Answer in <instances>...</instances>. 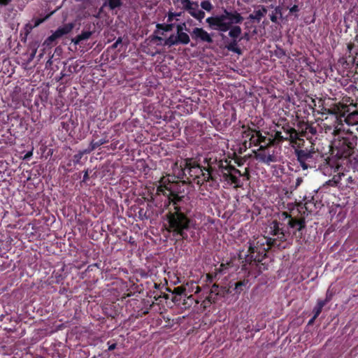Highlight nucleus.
I'll use <instances>...</instances> for the list:
<instances>
[{"instance_id":"nucleus-63","label":"nucleus","mask_w":358,"mask_h":358,"mask_svg":"<svg viewBox=\"0 0 358 358\" xmlns=\"http://www.w3.org/2000/svg\"><path fill=\"white\" fill-rule=\"evenodd\" d=\"M276 15L280 14L281 15V9L280 7H276L274 12Z\"/></svg>"},{"instance_id":"nucleus-19","label":"nucleus","mask_w":358,"mask_h":358,"mask_svg":"<svg viewBox=\"0 0 358 358\" xmlns=\"http://www.w3.org/2000/svg\"><path fill=\"white\" fill-rule=\"evenodd\" d=\"M271 234H273V236H278L280 234V232H282V231H283V227H280L282 224L280 223L278 221L273 220L271 223Z\"/></svg>"},{"instance_id":"nucleus-31","label":"nucleus","mask_w":358,"mask_h":358,"mask_svg":"<svg viewBox=\"0 0 358 358\" xmlns=\"http://www.w3.org/2000/svg\"><path fill=\"white\" fill-rule=\"evenodd\" d=\"M291 235V232H280V234L277 236L278 239L282 242L286 241Z\"/></svg>"},{"instance_id":"nucleus-6","label":"nucleus","mask_w":358,"mask_h":358,"mask_svg":"<svg viewBox=\"0 0 358 358\" xmlns=\"http://www.w3.org/2000/svg\"><path fill=\"white\" fill-rule=\"evenodd\" d=\"M250 245L248 250V254L245 255L244 257L241 254L239 255V259H245L246 263L252 264V262H260L263 260V257L255 255L258 248L253 243H249Z\"/></svg>"},{"instance_id":"nucleus-2","label":"nucleus","mask_w":358,"mask_h":358,"mask_svg":"<svg viewBox=\"0 0 358 358\" xmlns=\"http://www.w3.org/2000/svg\"><path fill=\"white\" fill-rule=\"evenodd\" d=\"M176 211L169 213L167 220L169 222L168 231L172 232L174 236H179L182 240H188L187 231L194 226L193 221L180 210L179 207H175Z\"/></svg>"},{"instance_id":"nucleus-52","label":"nucleus","mask_w":358,"mask_h":358,"mask_svg":"<svg viewBox=\"0 0 358 358\" xmlns=\"http://www.w3.org/2000/svg\"><path fill=\"white\" fill-rule=\"evenodd\" d=\"M138 215H139V217L143 218V217H145L146 219L148 218V217L146 216V213L144 212V210L143 208H141L140 210L138 211Z\"/></svg>"},{"instance_id":"nucleus-34","label":"nucleus","mask_w":358,"mask_h":358,"mask_svg":"<svg viewBox=\"0 0 358 358\" xmlns=\"http://www.w3.org/2000/svg\"><path fill=\"white\" fill-rule=\"evenodd\" d=\"M232 183H234L236 185V187H241L242 185L240 184V180L235 176L231 174L230 175V179Z\"/></svg>"},{"instance_id":"nucleus-15","label":"nucleus","mask_w":358,"mask_h":358,"mask_svg":"<svg viewBox=\"0 0 358 358\" xmlns=\"http://www.w3.org/2000/svg\"><path fill=\"white\" fill-rule=\"evenodd\" d=\"M267 13V9L264 6H262L261 10H256L255 14H250L248 18L250 20H255L259 22L262 17H264Z\"/></svg>"},{"instance_id":"nucleus-38","label":"nucleus","mask_w":358,"mask_h":358,"mask_svg":"<svg viewBox=\"0 0 358 358\" xmlns=\"http://www.w3.org/2000/svg\"><path fill=\"white\" fill-rule=\"evenodd\" d=\"M191 7L193 8H198L199 3L197 1H192L190 0V3L187 4L185 9H191Z\"/></svg>"},{"instance_id":"nucleus-35","label":"nucleus","mask_w":358,"mask_h":358,"mask_svg":"<svg viewBox=\"0 0 358 358\" xmlns=\"http://www.w3.org/2000/svg\"><path fill=\"white\" fill-rule=\"evenodd\" d=\"M303 178L301 177H299L296 180V184L294 185H292L290 188L293 190H295L298 188V187L302 183Z\"/></svg>"},{"instance_id":"nucleus-4","label":"nucleus","mask_w":358,"mask_h":358,"mask_svg":"<svg viewBox=\"0 0 358 358\" xmlns=\"http://www.w3.org/2000/svg\"><path fill=\"white\" fill-rule=\"evenodd\" d=\"M357 137L352 132H345L338 136L335 143L337 155L340 158H347L353 152L357 145Z\"/></svg>"},{"instance_id":"nucleus-30","label":"nucleus","mask_w":358,"mask_h":358,"mask_svg":"<svg viewBox=\"0 0 358 358\" xmlns=\"http://www.w3.org/2000/svg\"><path fill=\"white\" fill-rule=\"evenodd\" d=\"M92 31H83L82 33L80 34H79L78 36H80V38L81 39V41H85V40H87L88 38H90L91 37V36L92 35Z\"/></svg>"},{"instance_id":"nucleus-5","label":"nucleus","mask_w":358,"mask_h":358,"mask_svg":"<svg viewBox=\"0 0 358 358\" xmlns=\"http://www.w3.org/2000/svg\"><path fill=\"white\" fill-rule=\"evenodd\" d=\"M189 41L190 38L189 35L185 32H182L176 34H171L169 38L164 41L163 45L171 47L178 45H187Z\"/></svg>"},{"instance_id":"nucleus-1","label":"nucleus","mask_w":358,"mask_h":358,"mask_svg":"<svg viewBox=\"0 0 358 358\" xmlns=\"http://www.w3.org/2000/svg\"><path fill=\"white\" fill-rule=\"evenodd\" d=\"M243 17L237 10L231 8L230 10L222 8V13L209 17L206 20L209 27L213 30L226 32L234 24H241Z\"/></svg>"},{"instance_id":"nucleus-50","label":"nucleus","mask_w":358,"mask_h":358,"mask_svg":"<svg viewBox=\"0 0 358 358\" xmlns=\"http://www.w3.org/2000/svg\"><path fill=\"white\" fill-rule=\"evenodd\" d=\"M299 10V8L297 5H294L292 8H289V13H296Z\"/></svg>"},{"instance_id":"nucleus-53","label":"nucleus","mask_w":358,"mask_h":358,"mask_svg":"<svg viewBox=\"0 0 358 358\" xmlns=\"http://www.w3.org/2000/svg\"><path fill=\"white\" fill-rule=\"evenodd\" d=\"M225 268H226V266H225L223 264H222L220 265V268L219 269H216L217 272L215 273V275H216L218 273H223L224 269H225Z\"/></svg>"},{"instance_id":"nucleus-62","label":"nucleus","mask_w":358,"mask_h":358,"mask_svg":"<svg viewBox=\"0 0 358 358\" xmlns=\"http://www.w3.org/2000/svg\"><path fill=\"white\" fill-rule=\"evenodd\" d=\"M315 320H316V318H315V315H313V317L308 321V325L313 324Z\"/></svg>"},{"instance_id":"nucleus-9","label":"nucleus","mask_w":358,"mask_h":358,"mask_svg":"<svg viewBox=\"0 0 358 358\" xmlns=\"http://www.w3.org/2000/svg\"><path fill=\"white\" fill-rule=\"evenodd\" d=\"M186 166L189 169L199 168L201 169V171H202V176L203 177L204 181L207 182V181H210V180H211V181L215 180L214 176H212V174H211V172L213 171L212 167H208V168L201 167L198 164L194 163L192 164L191 163H188V162H187Z\"/></svg>"},{"instance_id":"nucleus-28","label":"nucleus","mask_w":358,"mask_h":358,"mask_svg":"<svg viewBox=\"0 0 358 358\" xmlns=\"http://www.w3.org/2000/svg\"><path fill=\"white\" fill-rule=\"evenodd\" d=\"M201 7L202 8V9L208 12L211 11V10L213 8L212 3L209 1H201Z\"/></svg>"},{"instance_id":"nucleus-32","label":"nucleus","mask_w":358,"mask_h":358,"mask_svg":"<svg viewBox=\"0 0 358 358\" xmlns=\"http://www.w3.org/2000/svg\"><path fill=\"white\" fill-rule=\"evenodd\" d=\"M185 288L182 287H177L174 288L173 293L178 296H182L185 295Z\"/></svg>"},{"instance_id":"nucleus-47","label":"nucleus","mask_w":358,"mask_h":358,"mask_svg":"<svg viewBox=\"0 0 358 358\" xmlns=\"http://www.w3.org/2000/svg\"><path fill=\"white\" fill-rule=\"evenodd\" d=\"M81 39L80 38V36L78 35L76 37L73 38L71 39V42L73 43L75 45H78L81 42Z\"/></svg>"},{"instance_id":"nucleus-25","label":"nucleus","mask_w":358,"mask_h":358,"mask_svg":"<svg viewBox=\"0 0 358 358\" xmlns=\"http://www.w3.org/2000/svg\"><path fill=\"white\" fill-rule=\"evenodd\" d=\"M264 145H261L259 151H265L267 148L271 146L275 145V139L267 138L266 143H264Z\"/></svg>"},{"instance_id":"nucleus-14","label":"nucleus","mask_w":358,"mask_h":358,"mask_svg":"<svg viewBox=\"0 0 358 358\" xmlns=\"http://www.w3.org/2000/svg\"><path fill=\"white\" fill-rule=\"evenodd\" d=\"M250 139L255 145H258L262 143H266L267 141V138L262 136L259 131H256V136L252 134Z\"/></svg>"},{"instance_id":"nucleus-37","label":"nucleus","mask_w":358,"mask_h":358,"mask_svg":"<svg viewBox=\"0 0 358 358\" xmlns=\"http://www.w3.org/2000/svg\"><path fill=\"white\" fill-rule=\"evenodd\" d=\"M220 287H219L218 285L213 284L210 291V294H214L215 296H217L216 292H217L220 290Z\"/></svg>"},{"instance_id":"nucleus-3","label":"nucleus","mask_w":358,"mask_h":358,"mask_svg":"<svg viewBox=\"0 0 358 358\" xmlns=\"http://www.w3.org/2000/svg\"><path fill=\"white\" fill-rule=\"evenodd\" d=\"M294 155L296 160L303 170L315 169L322 160L323 156L313 150L299 149L294 150Z\"/></svg>"},{"instance_id":"nucleus-20","label":"nucleus","mask_w":358,"mask_h":358,"mask_svg":"<svg viewBox=\"0 0 358 358\" xmlns=\"http://www.w3.org/2000/svg\"><path fill=\"white\" fill-rule=\"evenodd\" d=\"M282 215H284L285 218H289L287 222V228L295 229L297 226V224H299V220L292 218L287 212H284Z\"/></svg>"},{"instance_id":"nucleus-55","label":"nucleus","mask_w":358,"mask_h":358,"mask_svg":"<svg viewBox=\"0 0 358 358\" xmlns=\"http://www.w3.org/2000/svg\"><path fill=\"white\" fill-rule=\"evenodd\" d=\"M250 34H249V33L245 32V33L244 34V35H243V36H242V37L238 40V41H240L241 39H245V40H246V41H249V40H250Z\"/></svg>"},{"instance_id":"nucleus-59","label":"nucleus","mask_w":358,"mask_h":358,"mask_svg":"<svg viewBox=\"0 0 358 358\" xmlns=\"http://www.w3.org/2000/svg\"><path fill=\"white\" fill-rule=\"evenodd\" d=\"M275 242V239L269 238V239L267 241V244H268V245L273 246V245H274Z\"/></svg>"},{"instance_id":"nucleus-13","label":"nucleus","mask_w":358,"mask_h":358,"mask_svg":"<svg viewBox=\"0 0 358 358\" xmlns=\"http://www.w3.org/2000/svg\"><path fill=\"white\" fill-rule=\"evenodd\" d=\"M185 10H187L191 16L194 17L195 19L201 21L205 17V13L202 10H199L198 8H193L191 7V9H184Z\"/></svg>"},{"instance_id":"nucleus-8","label":"nucleus","mask_w":358,"mask_h":358,"mask_svg":"<svg viewBox=\"0 0 358 358\" xmlns=\"http://www.w3.org/2000/svg\"><path fill=\"white\" fill-rule=\"evenodd\" d=\"M191 36L194 40H200L202 42H206L208 43H213V38L210 35L205 31L203 28L196 27L193 29Z\"/></svg>"},{"instance_id":"nucleus-18","label":"nucleus","mask_w":358,"mask_h":358,"mask_svg":"<svg viewBox=\"0 0 358 358\" xmlns=\"http://www.w3.org/2000/svg\"><path fill=\"white\" fill-rule=\"evenodd\" d=\"M229 37L234 40H237V38L240 36L242 30L239 26L234 25L229 29Z\"/></svg>"},{"instance_id":"nucleus-12","label":"nucleus","mask_w":358,"mask_h":358,"mask_svg":"<svg viewBox=\"0 0 358 358\" xmlns=\"http://www.w3.org/2000/svg\"><path fill=\"white\" fill-rule=\"evenodd\" d=\"M249 287V280L244 279L243 280L235 282L234 291L236 294H239L245 289H248Z\"/></svg>"},{"instance_id":"nucleus-33","label":"nucleus","mask_w":358,"mask_h":358,"mask_svg":"<svg viewBox=\"0 0 358 358\" xmlns=\"http://www.w3.org/2000/svg\"><path fill=\"white\" fill-rule=\"evenodd\" d=\"M306 227V222L303 218L299 220V224L296 227V231L300 232Z\"/></svg>"},{"instance_id":"nucleus-27","label":"nucleus","mask_w":358,"mask_h":358,"mask_svg":"<svg viewBox=\"0 0 358 358\" xmlns=\"http://www.w3.org/2000/svg\"><path fill=\"white\" fill-rule=\"evenodd\" d=\"M231 293L230 288H226L225 287H221L220 290L216 292V296L220 297H224L226 295Z\"/></svg>"},{"instance_id":"nucleus-16","label":"nucleus","mask_w":358,"mask_h":358,"mask_svg":"<svg viewBox=\"0 0 358 358\" xmlns=\"http://www.w3.org/2000/svg\"><path fill=\"white\" fill-rule=\"evenodd\" d=\"M238 42V41H237L236 39H234V40L232 39L231 42L226 45V48L229 51H231V52H235V53H236L238 55H241L242 54V50H241V48H239L237 46Z\"/></svg>"},{"instance_id":"nucleus-26","label":"nucleus","mask_w":358,"mask_h":358,"mask_svg":"<svg viewBox=\"0 0 358 358\" xmlns=\"http://www.w3.org/2000/svg\"><path fill=\"white\" fill-rule=\"evenodd\" d=\"M182 196H179L178 194L171 192L169 199L173 202L175 208L176 206H178L177 204L182 200Z\"/></svg>"},{"instance_id":"nucleus-41","label":"nucleus","mask_w":358,"mask_h":358,"mask_svg":"<svg viewBox=\"0 0 358 358\" xmlns=\"http://www.w3.org/2000/svg\"><path fill=\"white\" fill-rule=\"evenodd\" d=\"M36 51H37V44L36 43L33 46L31 53L30 54L29 61L32 60L34 58Z\"/></svg>"},{"instance_id":"nucleus-36","label":"nucleus","mask_w":358,"mask_h":358,"mask_svg":"<svg viewBox=\"0 0 358 358\" xmlns=\"http://www.w3.org/2000/svg\"><path fill=\"white\" fill-rule=\"evenodd\" d=\"M185 29L186 30V24L185 23L179 24L176 26V34L182 33L183 29Z\"/></svg>"},{"instance_id":"nucleus-11","label":"nucleus","mask_w":358,"mask_h":358,"mask_svg":"<svg viewBox=\"0 0 358 358\" xmlns=\"http://www.w3.org/2000/svg\"><path fill=\"white\" fill-rule=\"evenodd\" d=\"M255 157L260 162L269 164L271 162H275L276 157L271 154H266L265 151H261V152L256 153Z\"/></svg>"},{"instance_id":"nucleus-17","label":"nucleus","mask_w":358,"mask_h":358,"mask_svg":"<svg viewBox=\"0 0 358 358\" xmlns=\"http://www.w3.org/2000/svg\"><path fill=\"white\" fill-rule=\"evenodd\" d=\"M108 142V140L106 138H101L98 141H92L89 147L87 148V152H91L92 151L94 150L96 148L107 143Z\"/></svg>"},{"instance_id":"nucleus-48","label":"nucleus","mask_w":358,"mask_h":358,"mask_svg":"<svg viewBox=\"0 0 358 358\" xmlns=\"http://www.w3.org/2000/svg\"><path fill=\"white\" fill-rule=\"evenodd\" d=\"M122 42V39L121 37H119L116 41L113 44L112 48H116L119 44H121Z\"/></svg>"},{"instance_id":"nucleus-49","label":"nucleus","mask_w":358,"mask_h":358,"mask_svg":"<svg viewBox=\"0 0 358 358\" xmlns=\"http://www.w3.org/2000/svg\"><path fill=\"white\" fill-rule=\"evenodd\" d=\"M150 38H151V41H164V39L161 36H156V35H152L150 36Z\"/></svg>"},{"instance_id":"nucleus-46","label":"nucleus","mask_w":358,"mask_h":358,"mask_svg":"<svg viewBox=\"0 0 358 358\" xmlns=\"http://www.w3.org/2000/svg\"><path fill=\"white\" fill-rule=\"evenodd\" d=\"M108 351H112V350H115L117 347V343H113L110 344V341L108 342Z\"/></svg>"},{"instance_id":"nucleus-24","label":"nucleus","mask_w":358,"mask_h":358,"mask_svg":"<svg viewBox=\"0 0 358 358\" xmlns=\"http://www.w3.org/2000/svg\"><path fill=\"white\" fill-rule=\"evenodd\" d=\"M90 153V152H87V149L79 151L77 154L73 156V162L75 164H78L80 163V159L85 154Z\"/></svg>"},{"instance_id":"nucleus-44","label":"nucleus","mask_w":358,"mask_h":358,"mask_svg":"<svg viewBox=\"0 0 358 358\" xmlns=\"http://www.w3.org/2000/svg\"><path fill=\"white\" fill-rule=\"evenodd\" d=\"M89 178V169H87L86 171H84V176L82 182H87Z\"/></svg>"},{"instance_id":"nucleus-21","label":"nucleus","mask_w":358,"mask_h":358,"mask_svg":"<svg viewBox=\"0 0 358 358\" xmlns=\"http://www.w3.org/2000/svg\"><path fill=\"white\" fill-rule=\"evenodd\" d=\"M173 24H157L156 27L157 30L155 31L154 34L159 33L158 30H163L164 31L169 32L172 31L173 28Z\"/></svg>"},{"instance_id":"nucleus-7","label":"nucleus","mask_w":358,"mask_h":358,"mask_svg":"<svg viewBox=\"0 0 358 358\" xmlns=\"http://www.w3.org/2000/svg\"><path fill=\"white\" fill-rule=\"evenodd\" d=\"M299 138V134L294 128H289L287 130V136H283L280 131H276L274 136L275 142L278 143L284 141L289 140L291 142H295Z\"/></svg>"},{"instance_id":"nucleus-61","label":"nucleus","mask_w":358,"mask_h":358,"mask_svg":"<svg viewBox=\"0 0 358 358\" xmlns=\"http://www.w3.org/2000/svg\"><path fill=\"white\" fill-rule=\"evenodd\" d=\"M207 280L209 282H211L213 280V276H212L210 274L207 275Z\"/></svg>"},{"instance_id":"nucleus-51","label":"nucleus","mask_w":358,"mask_h":358,"mask_svg":"<svg viewBox=\"0 0 358 358\" xmlns=\"http://www.w3.org/2000/svg\"><path fill=\"white\" fill-rule=\"evenodd\" d=\"M229 170H230V171H233L235 173H237V174H238L241 176H243L241 172V171L237 169H236L234 166H230Z\"/></svg>"},{"instance_id":"nucleus-60","label":"nucleus","mask_w":358,"mask_h":358,"mask_svg":"<svg viewBox=\"0 0 358 358\" xmlns=\"http://www.w3.org/2000/svg\"><path fill=\"white\" fill-rule=\"evenodd\" d=\"M222 174H223V177L224 178L225 180L230 179V175L231 174H229V173H225V172H223Z\"/></svg>"},{"instance_id":"nucleus-58","label":"nucleus","mask_w":358,"mask_h":358,"mask_svg":"<svg viewBox=\"0 0 358 358\" xmlns=\"http://www.w3.org/2000/svg\"><path fill=\"white\" fill-rule=\"evenodd\" d=\"M68 74L64 73V71H62L61 73H60V76L58 79H57V81H60L63 78L67 76Z\"/></svg>"},{"instance_id":"nucleus-22","label":"nucleus","mask_w":358,"mask_h":358,"mask_svg":"<svg viewBox=\"0 0 358 358\" xmlns=\"http://www.w3.org/2000/svg\"><path fill=\"white\" fill-rule=\"evenodd\" d=\"M324 306L323 302L320 301L319 299L317 300V304L313 308L315 318H317L320 315Z\"/></svg>"},{"instance_id":"nucleus-39","label":"nucleus","mask_w":358,"mask_h":358,"mask_svg":"<svg viewBox=\"0 0 358 358\" xmlns=\"http://www.w3.org/2000/svg\"><path fill=\"white\" fill-rule=\"evenodd\" d=\"M181 13H171L169 12L168 15V22H171L173 20V17H176V16H180Z\"/></svg>"},{"instance_id":"nucleus-57","label":"nucleus","mask_w":358,"mask_h":358,"mask_svg":"<svg viewBox=\"0 0 358 358\" xmlns=\"http://www.w3.org/2000/svg\"><path fill=\"white\" fill-rule=\"evenodd\" d=\"M327 184L329 186H336L337 182L333 180H329L328 182H327Z\"/></svg>"},{"instance_id":"nucleus-43","label":"nucleus","mask_w":358,"mask_h":358,"mask_svg":"<svg viewBox=\"0 0 358 358\" xmlns=\"http://www.w3.org/2000/svg\"><path fill=\"white\" fill-rule=\"evenodd\" d=\"M229 167L230 166H224L222 163L219 164V169L222 173L224 172V171H230Z\"/></svg>"},{"instance_id":"nucleus-42","label":"nucleus","mask_w":358,"mask_h":358,"mask_svg":"<svg viewBox=\"0 0 358 358\" xmlns=\"http://www.w3.org/2000/svg\"><path fill=\"white\" fill-rule=\"evenodd\" d=\"M255 255H257V256H259L260 257H263V259H264V257L266 256V254L264 249H260L259 250L257 251V252Z\"/></svg>"},{"instance_id":"nucleus-64","label":"nucleus","mask_w":358,"mask_h":358,"mask_svg":"<svg viewBox=\"0 0 358 358\" xmlns=\"http://www.w3.org/2000/svg\"><path fill=\"white\" fill-rule=\"evenodd\" d=\"M10 0H0V3L2 5H7Z\"/></svg>"},{"instance_id":"nucleus-29","label":"nucleus","mask_w":358,"mask_h":358,"mask_svg":"<svg viewBox=\"0 0 358 358\" xmlns=\"http://www.w3.org/2000/svg\"><path fill=\"white\" fill-rule=\"evenodd\" d=\"M57 40L52 33V35L48 36L44 41L43 45L46 46H51L53 45L54 42Z\"/></svg>"},{"instance_id":"nucleus-40","label":"nucleus","mask_w":358,"mask_h":358,"mask_svg":"<svg viewBox=\"0 0 358 358\" xmlns=\"http://www.w3.org/2000/svg\"><path fill=\"white\" fill-rule=\"evenodd\" d=\"M319 300L320 301L323 302L324 305H326L327 303H328L331 300V294H330L329 292V291H327L325 299H324V300L319 299Z\"/></svg>"},{"instance_id":"nucleus-10","label":"nucleus","mask_w":358,"mask_h":358,"mask_svg":"<svg viewBox=\"0 0 358 358\" xmlns=\"http://www.w3.org/2000/svg\"><path fill=\"white\" fill-rule=\"evenodd\" d=\"M75 27L73 22L66 24L59 27L53 34L57 39L62 38L63 36L69 34Z\"/></svg>"},{"instance_id":"nucleus-23","label":"nucleus","mask_w":358,"mask_h":358,"mask_svg":"<svg viewBox=\"0 0 358 358\" xmlns=\"http://www.w3.org/2000/svg\"><path fill=\"white\" fill-rule=\"evenodd\" d=\"M122 4L121 0H108L107 3H104V6L108 5L110 10H114L116 8L120 7Z\"/></svg>"},{"instance_id":"nucleus-54","label":"nucleus","mask_w":358,"mask_h":358,"mask_svg":"<svg viewBox=\"0 0 358 358\" xmlns=\"http://www.w3.org/2000/svg\"><path fill=\"white\" fill-rule=\"evenodd\" d=\"M182 4V8L185 9L187 4L190 3V0H180Z\"/></svg>"},{"instance_id":"nucleus-45","label":"nucleus","mask_w":358,"mask_h":358,"mask_svg":"<svg viewBox=\"0 0 358 358\" xmlns=\"http://www.w3.org/2000/svg\"><path fill=\"white\" fill-rule=\"evenodd\" d=\"M213 295L214 294H210L209 296L206 297V299L211 303H215L217 300V296H213Z\"/></svg>"},{"instance_id":"nucleus-56","label":"nucleus","mask_w":358,"mask_h":358,"mask_svg":"<svg viewBox=\"0 0 358 358\" xmlns=\"http://www.w3.org/2000/svg\"><path fill=\"white\" fill-rule=\"evenodd\" d=\"M270 19L273 22H277V16L275 13H273L271 15H270Z\"/></svg>"}]
</instances>
